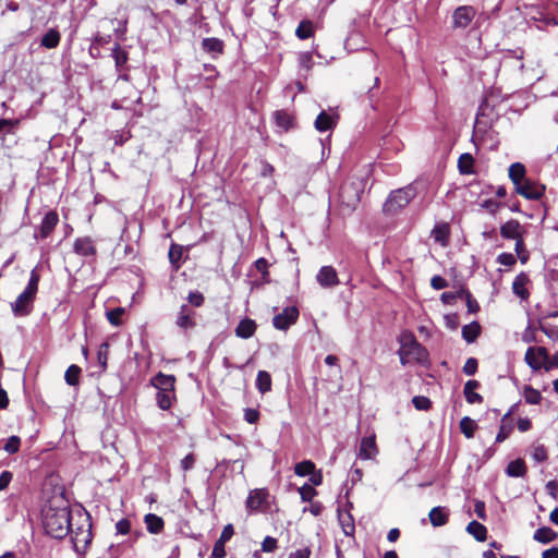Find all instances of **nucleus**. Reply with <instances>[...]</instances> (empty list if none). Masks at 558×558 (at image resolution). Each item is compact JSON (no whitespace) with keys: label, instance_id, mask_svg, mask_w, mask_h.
I'll return each mask as SVG.
<instances>
[{"label":"nucleus","instance_id":"nucleus-1","mask_svg":"<svg viewBox=\"0 0 558 558\" xmlns=\"http://www.w3.org/2000/svg\"><path fill=\"white\" fill-rule=\"evenodd\" d=\"M43 525L48 535L61 539L65 537L72 526L71 509L68 506H48L44 510Z\"/></svg>","mask_w":558,"mask_h":558},{"label":"nucleus","instance_id":"nucleus-2","mask_svg":"<svg viewBox=\"0 0 558 558\" xmlns=\"http://www.w3.org/2000/svg\"><path fill=\"white\" fill-rule=\"evenodd\" d=\"M40 275L37 267L31 270L28 282L16 300L11 303L12 312L15 316H27L33 311L34 301L38 292Z\"/></svg>","mask_w":558,"mask_h":558},{"label":"nucleus","instance_id":"nucleus-3","mask_svg":"<svg viewBox=\"0 0 558 558\" xmlns=\"http://www.w3.org/2000/svg\"><path fill=\"white\" fill-rule=\"evenodd\" d=\"M400 361L403 365L415 361L424 363L427 360L428 353L426 349L417 342L413 333L404 332L401 335L400 349H399Z\"/></svg>","mask_w":558,"mask_h":558},{"label":"nucleus","instance_id":"nucleus-4","mask_svg":"<svg viewBox=\"0 0 558 558\" xmlns=\"http://www.w3.org/2000/svg\"><path fill=\"white\" fill-rule=\"evenodd\" d=\"M70 532L74 550L81 556L84 555L93 539L89 517L81 514L76 522V526L74 529L71 526Z\"/></svg>","mask_w":558,"mask_h":558},{"label":"nucleus","instance_id":"nucleus-5","mask_svg":"<svg viewBox=\"0 0 558 558\" xmlns=\"http://www.w3.org/2000/svg\"><path fill=\"white\" fill-rule=\"evenodd\" d=\"M365 182L362 178L350 177L339 190V199L348 208H354L360 202Z\"/></svg>","mask_w":558,"mask_h":558},{"label":"nucleus","instance_id":"nucleus-6","mask_svg":"<svg viewBox=\"0 0 558 558\" xmlns=\"http://www.w3.org/2000/svg\"><path fill=\"white\" fill-rule=\"evenodd\" d=\"M416 195V190L413 185H408L402 189L392 191L384 204V210L387 214L393 215L404 208Z\"/></svg>","mask_w":558,"mask_h":558},{"label":"nucleus","instance_id":"nucleus-7","mask_svg":"<svg viewBox=\"0 0 558 558\" xmlns=\"http://www.w3.org/2000/svg\"><path fill=\"white\" fill-rule=\"evenodd\" d=\"M497 114L494 113L493 107L489 105L488 99H484L481 104L474 124L475 133H485L492 128L494 119Z\"/></svg>","mask_w":558,"mask_h":558},{"label":"nucleus","instance_id":"nucleus-8","mask_svg":"<svg viewBox=\"0 0 558 558\" xmlns=\"http://www.w3.org/2000/svg\"><path fill=\"white\" fill-rule=\"evenodd\" d=\"M548 360V351L544 347H530L527 348L524 361L532 371L537 372L541 368L545 369V362Z\"/></svg>","mask_w":558,"mask_h":558},{"label":"nucleus","instance_id":"nucleus-9","mask_svg":"<svg viewBox=\"0 0 558 558\" xmlns=\"http://www.w3.org/2000/svg\"><path fill=\"white\" fill-rule=\"evenodd\" d=\"M518 194L526 199L536 201L539 199L545 192V186L530 178L522 181L519 185L514 186Z\"/></svg>","mask_w":558,"mask_h":558},{"label":"nucleus","instance_id":"nucleus-10","mask_svg":"<svg viewBox=\"0 0 558 558\" xmlns=\"http://www.w3.org/2000/svg\"><path fill=\"white\" fill-rule=\"evenodd\" d=\"M476 15V10L472 5L458 7L452 13V28L464 29L466 28Z\"/></svg>","mask_w":558,"mask_h":558},{"label":"nucleus","instance_id":"nucleus-11","mask_svg":"<svg viewBox=\"0 0 558 558\" xmlns=\"http://www.w3.org/2000/svg\"><path fill=\"white\" fill-rule=\"evenodd\" d=\"M175 325L183 332H189L196 327V312L182 304L175 317Z\"/></svg>","mask_w":558,"mask_h":558},{"label":"nucleus","instance_id":"nucleus-12","mask_svg":"<svg viewBox=\"0 0 558 558\" xmlns=\"http://www.w3.org/2000/svg\"><path fill=\"white\" fill-rule=\"evenodd\" d=\"M299 315V310L295 306L284 307L281 313L274 316L272 325L278 330H287L296 323Z\"/></svg>","mask_w":558,"mask_h":558},{"label":"nucleus","instance_id":"nucleus-13","mask_svg":"<svg viewBox=\"0 0 558 558\" xmlns=\"http://www.w3.org/2000/svg\"><path fill=\"white\" fill-rule=\"evenodd\" d=\"M316 280L322 288L329 289L339 284L338 274L332 266H323L317 275Z\"/></svg>","mask_w":558,"mask_h":558},{"label":"nucleus","instance_id":"nucleus-14","mask_svg":"<svg viewBox=\"0 0 558 558\" xmlns=\"http://www.w3.org/2000/svg\"><path fill=\"white\" fill-rule=\"evenodd\" d=\"M73 251L75 254L83 257H95L97 253L95 243L89 236L75 239L73 243Z\"/></svg>","mask_w":558,"mask_h":558},{"label":"nucleus","instance_id":"nucleus-15","mask_svg":"<svg viewBox=\"0 0 558 558\" xmlns=\"http://www.w3.org/2000/svg\"><path fill=\"white\" fill-rule=\"evenodd\" d=\"M58 222H59L58 214L53 210L48 211L44 216L41 223L39 226V232H38V234H35V238L36 239L39 238L43 240L47 239L52 233V231L54 230Z\"/></svg>","mask_w":558,"mask_h":558},{"label":"nucleus","instance_id":"nucleus-16","mask_svg":"<svg viewBox=\"0 0 558 558\" xmlns=\"http://www.w3.org/2000/svg\"><path fill=\"white\" fill-rule=\"evenodd\" d=\"M525 233L524 228L518 220L511 219L501 225L500 235L507 240H518Z\"/></svg>","mask_w":558,"mask_h":558},{"label":"nucleus","instance_id":"nucleus-17","mask_svg":"<svg viewBox=\"0 0 558 558\" xmlns=\"http://www.w3.org/2000/svg\"><path fill=\"white\" fill-rule=\"evenodd\" d=\"M150 385L157 390L171 391L175 390V376L167 375L161 372L157 373L150 379Z\"/></svg>","mask_w":558,"mask_h":558},{"label":"nucleus","instance_id":"nucleus-18","mask_svg":"<svg viewBox=\"0 0 558 558\" xmlns=\"http://www.w3.org/2000/svg\"><path fill=\"white\" fill-rule=\"evenodd\" d=\"M272 118L276 125L284 132L295 128V119L293 114L287 110H276Z\"/></svg>","mask_w":558,"mask_h":558},{"label":"nucleus","instance_id":"nucleus-19","mask_svg":"<svg viewBox=\"0 0 558 558\" xmlns=\"http://www.w3.org/2000/svg\"><path fill=\"white\" fill-rule=\"evenodd\" d=\"M202 49L211 54L214 59L221 56L225 50V44L221 39L216 37H208L202 40Z\"/></svg>","mask_w":558,"mask_h":558},{"label":"nucleus","instance_id":"nucleus-20","mask_svg":"<svg viewBox=\"0 0 558 558\" xmlns=\"http://www.w3.org/2000/svg\"><path fill=\"white\" fill-rule=\"evenodd\" d=\"M529 282L530 279L525 272H520L519 275H517L512 282L513 293L522 300H527L530 296V292L526 289Z\"/></svg>","mask_w":558,"mask_h":558},{"label":"nucleus","instance_id":"nucleus-21","mask_svg":"<svg viewBox=\"0 0 558 558\" xmlns=\"http://www.w3.org/2000/svg\"><path fill=\"white\" fill-rule=\"evenodd\" d=\"M377 452L375 436L363 437L360 444L359 458L364 460L372 459Z\"/></svg>","mask_w":558,"mask_h":558},{"label":"nucleus","instance_id":"nucleus-22","mask_svg":"<svg viewBox=\"0 0 558 558\" xmlns=\"http://www.w3.org/2000/svg\"><path fill=\"white\" fill-rule=\"evenodd\" d=\"M432 238L435 242L446 247L450 240V227L447 222L437 223L432 230Z\"/></svg>","mask_w":558,"mask_h":558},{"label":"nucleus","instance_id":"nucleus-23","mask_svg":"<svg viewBox=\"0 0 558 558\" xmlns=\"http://www.w3.org/2000/svg\"><path fill=\"white\" fill-rule=\"evenodd\" d=\"M256 328H257V325L253 319L243 318L238 324L234 332H235V336L241 339H248L255 333Z\"/></svg>","mask_w":558,"mask_h":558},{"label":"nucleus","instance_id":"nucleus-24","mask_svg":"<svg viewBox=\"0 0 558 558\" xmlns=\"http://www.w3.org/2000/svg\"><path fill=\"white\" fill-rule=\"evenodd\" d=\"M338 521L341 529L347 536H353L355 532V524L353 515L350 510L341 511L338 510Z\"/></svg>","mask_w":558,"mask_h":558},{"label":"nucleus","instance_id":"nucleus-25","mask_svg":"<svg viewBox=\"0 0 558 558\" xmlns=\"http://www.w3.org/2000/svg\"><path fill=\"white\" fill-rule=\"evenodd\" d=\"M268 493L266 489H254L250 492L246 500V507L251 510L260 509L262 505L266 501Z\"/></svg>","mask_w":558,"mask_h":558},{"label":"nucleus","instance_id":"nucleus-26","mask_svg":"<svg viewBox=\"0 0 558 558\" xmlns=\"http://www.w3.org/2000/svg\"><path fill=\"white\" fill-rule=\"evenodd\" d=\"M428 517L432 525L438 527L447 524L449 519V512L446 510V508L438 506L434 507L429 511Z\"/></svg>","mask_w":558,"mask_h":558},{"label":"nucleus","instance_id":"nucleus-27","mask_svg":"<svg viewBox=\"0 0 558 558\" xmlns=\"http://www.w3.org/2000/svg\"><path fill=\"white\" fill-rule=\"evenodd\" d=\"M478 387H480V383L477 380H468L465 383L463 393H464L465 400L469 403L474 404V403L483 402V397L480 393L474 391Z\"/></svg>","mask_w":558,"mask_h":558},{"label":"nucleus","instance_id":"nucleus-28","mask_svg":"<svg viewBox=\"0 0 558 558\" xmlns=\"http://www.w3.org/2000/svg\"><path fill=\"white\" fill-rule=\"evenodd\" d=\"M336 126V117L322 111L315 120V129L319 132H326Z\"/></svg>","mask_w":558,"mask_h":558},{"label":"nucleus","instance_id":"nucleus-29","mask_svg":"<svg viewBox=\"0 0 558 558\" xmlns=\"http://www.w3.org/2000/svg\"><path fill=\"white\" fill-rule=\"evenodd\" d=\"M183 252L184 247L182 245L177 243H172L170 245L168 257L173 270L175 271L182 266Z\"/></svg>","mask_w":558,"mask_h":558},{"label":"nucleus","instance_id":"nucleus-30","mask_svg":"<svg viewBox=\"0 0 558 558\" xmlns=\"http://www.w3.org/2000/svg\"><path fill=\"white\" fill-rule=\"evenodd\" d=\"M111 57L114 60V65H116L117 72H121L123 70H126V63H128V60H129V56H128V52L124 51L120 47L119 44L114 45V47L112 49V52H111Z\"/></svg>","mask_w":558,"mask_h":558},{"label":"nucleus","instance_id":"nucleus-31","mask_svg":"<svg viewBox=\"0 0 558 558\" xmlns=\"http://www.w3.org/2000/svg\"><path fill=\"white\" fill-rule=\"evenodd\" d=\"M144 522L146 524V529L151 534H158L163 530L165 522L161 517L148 513L144 518Z\"/></svg>","mask_w":558,"mask_h":558},{"label":"nucleus","instance_id":"nucleus-32","mask_svg":"<svg viewBox=\"0 0 558 558\" xmlns=\"http://www.w3.org/2000/svg\"><path fill=\"white\" fill-rule=\"evenodd\" d=\"M175 400V390L171 391H162L157 390L156 393V402L159 409L167 411L172 407L173 401Z\"/></svg>","mask_w":558,"mask_h":558},{"label":"nucleus","instance_id":"nucleus-33","mask_svg":"<svg viewBox=\"0 0 558 558\" xmlns=\"http://www.w3.org/2000/svg\"><path fill=\"white\" fill-rule=\"evenodd\" d=\"M557 537L558 533L548 526H542L537 529L533 535L534 541L542 544H548L550 542H554Z\"/></svg>","mask_w":558,"mask_h":558},{"label":"nucleus","instance_id":"nucleus-34","mask_svg":"<svg viewBox=\"0 0 558 558\" xmlns=\"http://www.w3.org/2000/svg\"><path fill=\"white\" fill-rule=\"evenodd\" d=\"M525 173V166L521 162H514L509 167V178L514 186L519 185L522 181L527 179Z\"/></svg>","mask_w":558,"mask_h":558},{"label":"nucleus","instance_id":"nucleus-35","mask_svg":"<svg viewBox=\"0 0 558 558\" xmlns=\"http://www.w3.org/2000/svg\"><path fill=\"white\" fill-rule=\"evenodd\" d=\"M61 35L58 29L50 28L40 40V45L47 49H53L59 46Z\"/></svg>","mask_w":558,"mask_h":558},{"label":"nucleus","instance_id":"nucleus-36","mask_svg":"<svg viewBox=\"0 0 558 558\" xmlns=\"http://www.w3.org/2000/svg\"><path fill=\"white\" fill-rule=\"evenodd\" d=\"M526 473V465L522 459H517L511 462L506 468V474L510 477H522Z\"/></svg>","mask_w":558,"mask_h":558},{"label":"nucleus","instance_id":"nucleus-37","mask_svg":"<svg viewBox=\"0 0 558 558\" xmlns=\"http://www.w3.org/2000/svg\"><path fill=\"white\" fill-rule=\"evenodd\" d=\"M466 532L478 542H484L487 538L486 526L477 521H471L466 526Z\"/></svg>","mask_w":558,"mask_h":558},{"label":"nucleus","instance_id":"nucleus-38","mask_svg":"<svg viewBox=\"0 0 558 558\" xmlns=\"http://www.w3.org/2000/svg\"><path fill=\"white\" fill-rule=\"evenodd\" d=\"M481 333V326L477 322H472L462 327V338L468 342H474Z\"/></svg>","mask_w":558,"mask_h":558},{"label":"nucleus","instance_id":"nucleus-39","mask_svg":"<svg viewBox=\"0 0 558 558\" xmlns=\"http://www.w3.org/2000/svg\"><path fill=\"white\" fill-rule=\"evenodd\" d=\"M271 384L270 374L266 371H258L256 376V388L262 395L271 390Z\"/></svg>","mask_w":558,"mask_h":558},{"label":"nucleus","instance_id":"nucleus-40","mask_svg":"<svg viewBox=\"0 0 558 558\" xmlns=\"http://www.w3.org/2000/svg\"><path fill=\"white\" fill-rule=\"evenodd\" d=\"M295 35L299 39H307L314 35V24L312 21L304 20L300 22L295 29Z\"/></svg>","mask_w":558,"mask_h":558},{"label":"nucleus","instance_id":"nucleus-41","mask_svg":"<svg viewBox=\"0 0 558 558\" xmlns=\"http://www.w3.org/2000/svg\"><path fill=\"white\" fill-rule=\"evenodd\" d=\"M82 369L80 366L72 364L68 367L64 374V380L70 386H77L80 383Z\"/></svg>","mask_w":558,"mask_h":558},{"label":"nucleus","instance_id":"nucleus-42","mask_svg":"<svg viewBox=\"0 0 558 558\" xmlns=\"http://www.w3.org/2000/svg\"><path fill=\"white\" fill-rule=\"evenodd\" d=\"M474 159L471 154H462L458 160V168L460 173L470 174L473 173Z\"/></svg>","mask_w":558,"mask_h":558},{"label":"nucleus","instance_id":"nucleus-43","mask_svg":"<svg viewBox=\"0 0 558 558\" xmlns=\"http://www.w3.org/2000/svg\"><path fill=\"white\" fill-rule=\"evenodd\" d=\"M476 427H477V425H476L475 421L469 416H464L460 421L461 433L466 438H472L474 436V432H475Z\"/></svg>","mask_w":558,"mask_h":558},{"label":"nucleus","instance_id":"nucleus-44","mask_svg":"<svg viewBox=\"0 0 558 558\" xmlns=\"http://www.w3.org/2000/svg\"><path fill=\"white\" fill-rule=\"evenodd\" d=\"M314 469H316V465L313 461L304 460L294 465V473L298 476L304 477L313 473Z\"/></svg>","mask_w":558,"mask_h":558},{"label":"nucleus","instance_id":"nucleus-45","mask_svg":"<svg viewBox=\"0 0 558 558\" xmlns=\"http://www.w3.org/2000/svg\"><path fill=\"white\" fill-rule=\"evenodd\" d=\"M523 397L529 404H538L542 401V393L531 386H525L523 389Z\"/></svg>","mask_w":558,"mask_h":558},{"label":"nucleus","instance_id":"nucleus-46","mask_svg":"<svg viewBox=\"0 0 558 558\" xmlns=\"http://www.w3.org/2000/svg\"><path fill=\"white\" fill-rule=\"evenodd\" d=\"M459 298L465 299L469 313H477L480 311V305L477 301L472 296V294L468 290L461 289L459 291Z\"/></svg>","mask_w":558,"mask_h":558},{"label":"nucleus","instance_id":"nucleus-47","mask_svg":"<svg viewBox=\"0 0 558 558\" xmlns=\"http://www.w3.org/2000/svg\"><path fill=\"white\" fill-rule=\"evenodd\" d=\"M514 251L521 264H526L530 258V253L525 247L523 236L521 239L515 240Z\"/></svg>","mask_w":558,"mask_h":558},{"label":"nucleus","instance_id":"nucleus-48","mask_svg":"<svg viewBox=\"0 0 558 558\" xmlns=\"http://www.w3.org/2000/svg\"><path fill=\"white\" fill-rule=\"evenodd\" d=\"M123 307H116L109 312H107V319L113 326H120L122 324L121 317L124 314Z\"/></svg>","mask_w":558,"mask_h":558},{"label":"nucleus","instance_id":"nucleus-49","mask_svg":"<svg viewBox=\"0 0 558 558\" xmlns=\"http://www.w3.org/2000/svg\"><path fill=\"white\" fill-rule=\"evenodd\" d=\"M298 492L302 501H312V499L317 495V490L308 484H304L298 489Z\"/></svg>","mask_w":558,"mask_h":558},{"label":"nucleus","instance_id":"nucleus-50","mask_svg":"<svg viewBox=\"0 0 558 558\" xmlns=\"http://www.w3.org/2000/svg\"><path fill=\"white\" fill-rule=\"evenodd\" d=\"M412 403L416 410L427 411L432 407V401L425 396H415L412 399Z\"/></svg>","mask_w":558,"mask_h":558},{"label":"nucleus","instance_id":"nucleus-51","mask_svg":"<svg viewBox=\"0 0 558 558\" xmlns=\"http://www.w3.org/2000/svg\"><path fill=\"white\" fill-rule=\"evenodd\" d=\"M21 439L17 436H11L7 439L4 450L8 453H16L20 450Z\"/></svg>","mask_w":558,"mask_h":558},{"label":"nucleus","instance_id":"nucleus-52","mask_svg":"<svg viewBox=\"0 0 558 558\" xmlns=\"http://www.w3.org/2000/svg\"><path fill=\"white\" fill-rule=\"evenodd\" d=\"M108 350H109L108 343H102L97 353V359H98L99 365L101 366V371H106V368H107Z\"/></svg>","mask_w":558,"mask_h":558},{"label":"nucleus","instance_id":"nucleus-53","mask_svg":"<svg viewBox=\"0 0 558 558\" xmlns=\"http://www.w3.org/2000/svg\"><path fill=\"white\" fill-rule=\"evenodd\" d=\"M512 429V424H500L499 430L496 436V442L505 441L510 436Z\"/></svg>","mask_w":558,"mask_h":558},{"label":"nucleus","instance_id":"nucleus-54","mask_svg":"<svg viewBox=\"0 0 558 558\" xmlns=\"http://www.w3.org/2000/svg\"><path fill=\"white\" fill-rule=\"evenodd\" d=\"M532 458L536 462H544L545 460H547L548 454H547V450H546L545 446L544 445L535 446L532 451Z\"/></svg>","mask_w":558,"mask_h":558},{"label":"nucleus","instance_id":"nucleus-55","mask_svg":"<svg viewBox=\"0 0 558 558\" xmlns=\"http://www.w3.org/2000/svg\"><path fill=\"white\" fill-rule=\"evenodd\" d=\"M187 301L191 305L201 307L205 302V298L199 291H192L187 295Z\"/></svg>","mask_w":558,"mask_h":558},{"label":"nucleus","instance_id":"nucleus-56","mask_svg":"<svg viewBox=\"0 0 558 558\" xmlns=\"http://www.w3.org/2000/svg\"><path fill=\"white\" fill-rule=\"evenodd\" d=\"M278 547V542L275 537L266 536L262 542V550L265 553H274Z\"/></svg>","mask_w":558,"mask_h":558},{"label":"nucleus","instance_id":"nucleus-57","mask_svg":"<svg viewBox=\"0 0 558 558\" xmlns=\"http://www.w3.org/2000/svg\"><path fill=\"white\" fill-rule=\"evenodd\" d=\"M478 362L475 357H469L463 366V373L468 376H472L476 373Z\"/></svg>","mask_w":558,"mask_h":558},{"label":"nucleus","instance_id":"nucleus-58","mask_svg":"<svg viewBox=\"0 0 558 558\" xmlns=\"http://www.w3.org/2000/svg\"><path fill=\"white\" fill-rule=\"evenodd\" d=\"M497 262L500 265L511 267L515 264V256L511 253H501L497 256Z\"/></svg>","mask_w":558,"mask_h":558},{"label":"nucleus","instance_id":"nucleus-59","mask_svg":"<svg viewBox=\"0 0 558 558\" xmlns=\"http://www.w3.org/2000/svg\"><path fill=\"white\" fill-rule=\"evenodd\" d=\"M244 420L248 424H256L259 420V411L252 408H246L244 410Z\"/></svg>","mask_w":558,"mask_h":558},{"label":"nucleus","instance_id":"nucleus-60","mask_svg":"<svg viewBox=\"0 0 558 558\" xmlns=\"http://www.w3.org/2000/svg\"><path fill=\"white\" fill-rule=\"evenodd\" d=\"M299 64L306 71L311 70L313 65L312 52H302L299 56Z\"/></svg>","mask_w":558,"mask_h":558},{"label":"nucleus","instance_id":"nucleus-61","mask_svg":"<svg viewBox=\"0 0 558 558\" xmlns=\"http://www.w3.org/2000/svg\"><path fill=\"white\" fill-rule=\"evenodd\" d=\"M116 530L118 534L126 535L131 531V522L129 519H121L116 523Z\"/></svg>","mask_w":558,"mask_h":558},{"label":"nucleus","instance_id":"nucleus-62","mask_svg":"<svg viewBox=\"0 0 558 558\" xmlns=\"http://www.w3.org/2000/svg\"><path fill=\"white\" fill-rule=\"evenodd\" d=\"M255 268L257 271H259L263 275V278L266 279V277L269 276L268 271V262L266 258L260 257L255 262Z\"/></svg>","mask_w":558,"mask_h":558},{"label":"nucleus","instance_id":"nucleus-63","mask_svg":"<svg viewBox=\"0 0 558 558\" xmlns=\"http://www.w3.org/2000/svg\"><path fill=\"white\" fill-rule=\"evenodd\" d=\"M430 286L435 289V290H441V289H445L448 287V282L445 278H442L441 276L439 275H436L432 278L430 280Z\"/></svg>","mask_w":558,"mask_h":558},{"label":"nucleus","instance_id":"nucleus-64","mask_svg":"<svg viewBox=\"0 0 558 558\" xmlns=\"http://www.w3.org/2000/svg\"><path fill=\"white\" fill-rule=\"evenodd\" d=\"M225 556H226L225 543L218 539L215 543V546H214V549L211 553V557L213 558H223Z\"/></svg>","mask_w":558,"mask_h":558}]
</instances>
